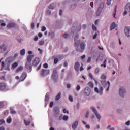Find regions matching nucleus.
Segmentation results:
<instances>
[{
    "mask_svg": "<svg viewBox=\"0 0 130 130\" xmlns=\"http://www.w3.org/2000/svg\"><path fill=\"white\" fill-rule=\"evenodd\" d=\"M101 79L102 80H106V76H105V75H102L101 76ZM104 80L101 81V84L102 86H103V87H108V88L106 89V91H108V90H109V87H110V82H109V81L106 82V81Z\"/></svg>",
    "mask_w": 130,
    "mask_h": 130,
    "instance_id": "nucleus-1",
    "label": "nucleus"
},
{
    "mask_svg": "<svg viewBox=\"0 0 130 130\" xmlns=\"http://www.w3.org/2000/svg\"><path fill=\"white\" fill-rule=\"evenodd\" d=\"M119 92L120 97H124V95H125V89L123 87H121L119 90Z\"/></svg>",
    "mask_w": 130,
    "mask_h": 130,
    "instance_id": "nucleus-2",
    "label": "nucleus"
},
{
    "mask_svg": "<svg viewBox=\"0 0 130 130\" xmlns=\"http://www.w3.org/2000/svg\"><path fill=\"white\" fill-rule=\"evenodd\" d=\"M91 108V109H92L93 112L94 113L95 116L96 117V118H98L99 120H100V118H101V116H100V115L98 114V112H97V110H96V109L94 108V107H92Z\"/></svg>",
    "mask_w": 130,
    "mask_h": 130,
    "instance_id": "nucleus-3",
    "label": "nucleus"
},
{
    "mask_svg": "<svg viewBox=\"0 0 130 130\" xmlns=\"http://www.w3.org/2000/svg\"><path fill=\"white\" fill-rule=\"evenodd\" d=\"M85 96H89L91 94V89L89 87H86L84 90Z\"/></svg>",
    "mask_w": 130,
    "mask_h": 130,
    "instance_id": "nucleus-4",
    "label": "nucleus"
},
{
    "mask_svg": "<svg viewBox=\"0 0 130 130\" xmlns=\"http://www.w3.org/2000/svg\"><path fill=\"white\" fill-rule=\"evenodd\" d=\"M77 46V51H79L80 52H83V51L84 50V49H85V44H84V43H80V48L81 50H79V49H78V46Z\"/></svg>",
    "mask_w": 130,
    "mask_h": 130,
    "instance_id": "nucleus-5",
    "label": "nucleus"
},
{
    "mask_svg": "<svg viewBox=\"0 0 130 130\" xmlns=\"http://www.w3.org/2000/svg\"><path fill=\"white\" fill-rule=\"evenodd\" d=\"M41 75L42 77H44V76H47V75H49V70L43 69L41 71Z\"/></svg>",
    "mask_w": 130,
    "mask_h": 130,
    "instance_id": "nucleus-6",
    "label": "nucleus"
},
{
    "mask_svg": "<svg viewBox=\"0 0 130 130\" xmlns=\"http://www.w3.org/2000/svg\"><path fill=\"white\" fill-rule=\"evenodd\" d=\"M124 32L127 37H130V27H125Z\"/></svg>",
    "mask_w": 130,
    "mask_h": 130,
    "instance_id": "nucleus-7",
    "label": "nucleus"
},
{
    "mask_svg": "<svg viewBox=\"0 0 130 130\" xmlns=\"http://www.w3.org/2000/svg\"><path fill=\"white\" fill-rule=\"evenodd\" d=\"M78 38H79V34H77L74 37V41H75V46H78L79 44H80V41H77L78 40Z\"/></svg>",
    "mask_w": 130,
    "mask_h": 130,
    "instance_id": "nucleus-8",
    "label": "nucleus"
},
{
    "mask_svg": "<svg viewBox=\"0 0 130 130\" xmlns=\"http://www.w3.org/2000/svg\"><path fill=\"white\" fill-rule=\"evenodd\" d=\"M52 78L53 79H54L55 81H56V79L58 78L57 76V71L56 70H54L53 72V74L52 75Z\"/></svg>",
    "mask_w": 130,
    "mask_h": 130,
    "instance_id": "nucleus-9",
    "label": "nucleus"
},
{
    "mask_svg": "<svg viewBox=\"0 0 130 130\" xmlns=\"http://www.w3.org/2000/svg\"><path fill=\"white\" fill-rule=\"evenodd\" d=\"M40 61V60L39 59V58H35L32 61V65H34V67H37L38 65V63H39Z\"/></svg>",
    "mask_w": 130,
    "mask_h": 130,
    "instance_id": "nucleus-10",
    "label": "nucleus"
},
{
    "mask_svg": "<svg viewBox=\"0 0 130 130\" xmlns=\"http://www.w3.org/2000/svg\"><path fill=\"white\" fill-rule=\"evenodd\" d=\"M26 77H27V74H26V73H22V74L21 75L19 79V82H23V81H24V80L26 79Z\"/></svg>",
    "mask_w": 130,
    "mask_h": 130,
    "instance_id": "nucleus-11",
    "label": "nucleus"
},
{
    "mask_svg": "<svg viewBox=\"0 0 130 130\" xmlns=\"http://www.w3.org/2000/svg\"><path fill=\"white\" fill-rule=\"evenodd\" d=\"M94 91H95L96 93H99L100 95H102L103 92V87H101L100 90H98V88L95 87L94 88Z\"/></svg>",
    "mask_w": 130,
    "mask_h": 130,
    "instance_id": "nucleus-12",
    "label": "nucleus"
},
{
    "mask_svg": "<svg viewBox=\"0 0 130 130\" xmlns=\"http://www.w3.org/2000/svg\"><path fill=\"white\" fill-rule=\"evenodd\" d=\"M25 68L27 70H32V64L31 63V62H26L25 64Z\"/></svg>",
    "mask_w": 130,
    "mask_h": 130,
    "instance_id": "nucleus-13",
    "label": "nucleus"
},
{
    "mask_svg": "<svg viewBox=\"0 0 130 130\" xmlns=\"http://www.w3.org/2000/svg\"><path fill=\"white\" fill-rule=\"evenodd\" d=\"M80 67V62H77L74 65V69L76 72H79V68Z\"/></svg>",
    "mask_w": 130,
    "mask_h": 130,
    "instance_id": "nucleus-14",
    "label": "nucleus"
},
{
    "mask_svg": "<svg viewBox=\"0 0 130 130\" xmlns=\"http://www.w3.org/2000/svg\"><path fill=\"white\" fill-rule=\"evenodd\" d=\"M34 57V55H28L27 58V61L31 62Z\"/></svg>",
    "mask_w": 130,
    "mask_h": 130,
    "instance_id": "nucleus-15",
    "label": "nucleus"
},
{
    "mask_svg": "<svg viewBox=\"0 0 130 130\" xmlns=\"http://www.w3.org/2000/svg\"><path fill=\"white\" fill-rule=\"evenodd\" d=\"M15 60V57L10 56L7 58L6 61H8V62H12V61H14Z\"/></svg>",
    "mask_w": 130,
    "mask_h": 130,
    "instance_id": "nucleus-16",
    "label": "nucleus"
},
{
    "mask_svg": "<svg viewBox=\"0 0 130 130\" xmlns=\"http://www.w3.org/2000/svg\"><path fill=\"white\" fill-rule=\"evenodd\" d=\"M15 26L16 24L14 23H10L7 25V28H8V29H11V28H14V27H15Z\"/></svg>",
    "mask_w": 130,
    "mask_h": 130,
    "instance_id": "nucleus-17",
    "label": "nucleus"
},
{
    "mask_svg": "<svg viewBox=\"0 0 130 130\" xmlns=\"http://www.w3.org/2000/svg\"><path fill=\"white\" fill-rule=\"evenodd\" d=\"M6 89V84L4 83H0V90H5Z\"/></svg>",
    "mask_w": 130,
    "mask_h": 130,
    "instance_id": "nucleus-18",
    "label": "nucleus"
},
{
    "mask_svg": "<svg viewBox=\"0 0 130 130\" xmlns=\"http://www.w3.org/2000/svg\"><path fill=\"white\" fill-rule=\"evenodd\" d=\"M78 121H76L73 124H72V128L74 129H76L77 127H78Z\"/></svg>",
    "mask_w": 130,
    "mask_h": 130,
    "instance_id": "nucleus-19",
    "label": "nucleus"
},
{
    "mask_svg": "<svg viewBox=\"0 0 130 130\" xmlns=\"http://www.w3.org/2000/svg\"><path fill=\"white\" fill-rule=\"evenodd\" d=\"M54 111L55 112V113L58 114V113H59V108H58V107H54Z\"/></svg>",
    "mask_w": 130,
    "mask_h": 130,
    "instance_id": "nucleus-20",
    "label": "nucleus"
},
{
    "mask_svg": "<svg viewBox=\"0 0 130 130\" xmlns=\"http://www.w3.org/2000/svg\"><path fill=\"white\" fill-rule=\"evenodd\" d=\"M24 70V67L23 66L19 67L16 70V73H19V72H22Z\"/></svg>",
    "mask_w": 130,
    "mask_h": 130,
    "instance_id": "nucleus-21",
    "label": "nucleus"
},
{
    "mask_svg": "<svg viewBox=\"0 0 130 130\" xmlns=\"http://www.w3.org/2000/svg\"><path fill=\"white\" fill-rule=\"evenodd\" d=\"M61 92H59L58 94L56 96V100H59V99H60V97H61Z\"/></svg>",
    "mask_w": 130,
    "mask_h": 130,
    "instance_id": "nucleus-22",
    "label": "nucleus"
},
{
    "mask_svg": "<svg viewBox=\"0 0 130 130\" xmlns=\"http://www.w3.org/2000/svg\"><path fill=\"white\" fill-rule=\"evenodd\" d=\"M0 48H1V49L3 48V51H6V50H7V48H8V46H5V45L2 44L0 46Z\"/></svg>",
    "mask_w": 130,
    "mask_h": 130,
    "instance_id": "nucleus-23",
    "label": "nucleus"
},
{
    "mask_svg": "<svg viewBox=\"0 0 130 130\" xmlns=\"http://www.w3.org/2000/svg\"><path fill=\"white\" fill-rule=\"evenodd\" d=\"M116 26V24H115V23L113 22L111 25V30H113V29H115Z\"/></svg>",
    "mask_w": 130,
    "mask_h": 130,
    "instance_id": "nucleus-24",
    "label": "nucleus"
},
{
    "mask_svg": "<svg viewBox=\"0 0 130 130\" xmlns=\"http://www.w3.org/2000/svg\"><path fill=\"white\" fill-rule=\"evenodd\" d=\"M54 8H55V5H54V4H52L49 6V9H50L51 10H53Z\"/></svg>",
    "mask_w": 130,
    "mask_h": 130,
    "instance_id": "nucleus-25",
    "label": "nucleus"
},
{
    "mask_svg": "<svg viewBox=\"0 0 130 130\" xmlns=\"http://www.w3.org/2000/svg\"><path fill=\"white\" fill-rule=\"evenodd\" d=\"M17 67H18V63L17 62H14L13 64H12V68L13 69H15L16 68H17Z\"/></svg>",
    "mask_w": 130,
    "mask_h": 130,
    "instance_id": "nucleus-26",
    "label": "nucleus"
},
{
    "mask_svg": "<svg viewBox=\"0 0 130 130\" xmlns=\"http://www.w3.org/2000/svg\"><path fill=\"white\" fill-rule=\"evenodd\" d=\"M101 67H104V68H106V59L104 60L103 64H101Z\"/></svg>",
    "mask_w": 130,
    "mask_h": 130,
    "instance_id": "nucleus-27",
    "label": "nucleus"
},
{
    "mask_svg": "<svg viewBox=\"0 0 130 130\" xmlns=\"http://www.w3.org/2000/svg\"><path fill=\"white\" fill-rule=\"evenodd\" d=\"M10 111H11V113H12V114H15V113H16V111L14 109H13V108H11Z\"/></svg>",
    "mask_w": 130,
    "mask_h": 130,
    "instance_id": "nucleus-28",
    "label": "nucleus"
},
{
    "mask_svg": "<svg viewBox=\"0 0 130 130\" xmlns=\"http://www.w3.org/2000/svg\"><path fill=\"white\" fill-rule=\"evenodd\" d=\"M20 54L21 55H25V49H22L21 51H20Z\"/></svg>",
    "mask_w": 130,
    "mask_h": 130,
    "instance_id": "nucleus-29",
    "label": "nucleus"
},
{
    "mask_svg": "<svg viewBox=\"0 0 130 130\" xmlns=\"http://www.w3.org/2000/svg\"><path fill=\"white\" fill-rule=\"evenodd\" d=\"M24 124L25 125H30V121H27L26 120H24Z\"/></svg>",
    "mask_w": 130,
    "mask_h": 130,
    "instance_id": "nucleus-30",
    "label": "nucleus"
},
{
    "mask_svg": "<svg viewBox=\"0 0 130 130\" xmlns=\"http://www.w3.org/2000/svg\"><path fill=\"white\" fill-rule=\"evenodd\" d=\"M92 28L93 31H97V27L95 26L94 25H92Z\"/></svg>",
    "mask_w": 130,
    "mask_h": 130,
    "instance_id": "nucleus-31",
    "label": "nucleus"
},
{
    "mask_svg": "<svg viewBox=\"0 0 130 130\" xmlns=\"http://www.w3.org/2000/svg\"><path fill=\"white\" fill-rule=\"evenodd\" d=\"M5 106V104H4V102H0V108H3Z\"/></svg>",
    "mask_w": 130,
    "mask_h": 130,
    "instance_id": "nucleus-32",
    "label": "nucleus"
},
{
    "mask_svg": "<svg viewBox=\"0 0 130 130\" xmlns=\"http://www.w3.org/2000/svg\"><path fill=\"white\" fill-rule=\"evenodd\" d=\"M45 101H46L47 102H48V101H49V96L47 95H46L45 96Z\"/></svg>",
    "mask_w": 130,
    "mask_h": 130,
    "instance_id": "nucleus-33",
    "label": "nucleus"
},
{
    "mask_svg": "<svg viewBox=\"0 0 130 130\" xmlns=\"http://www.w3.org/2000/svg\"><path fill=\"white\" fill-rule=\"evenodd\" d=\"M46 15H48V16L51 15V11L50 10H47V12H46Z\"/></svg>",
    "mask_w": 130,
    "mask_h": 130,
    "instance_id": "nucleus-34",
    "label": "nucleus"
},
{
    "mask_svg": "<svg viewBox=\"0 0 130 130\" xmlns=\"http://www.w3.org/2000/svg\"><path fill=\"white\" fill-rule=\"evenodd\" d=\"M88 85L90 88H93V87H94V84L92 82H89Z\"/></svg>",
    "mask_w": 130,
    "mask_h": 130,
    "instance_id": "nucleus-35",
    "label": "nucleus"
},
{
    "mask_svg": "<svg viewBox=\"0 0 130 130\" xmlns=\"http://www.w3.org/2000/svg\"><path fill=\"white\" fill-rule=\"evenodd\" d=\"M7 123H11L12 122V119L11 118H8L7 120Z\"/></svg>",
    "mask_w": 130,
    "mask_h": 130,
    "instance_id": "nucleus-36",
    "label": "nucleus"
},
{
    "mask_svg": "<svg viewBox=\"0 0 130 130\" xmlns=\"http://www.w3.org/2000/svg\"><path fill=\"white\" fill-rule=\"evenodd\" d=\"M39 44V45H43V44H44V41H40Z\"/></svg>",
    "mask_w": 130,
    "mask_h": 130,
    "instance_id": "nucleus-37",
    "label": "nucleus"
},
{
    "mask_svg": "<svg viewBox=\"0 0 130 130\" xmlns=\"http://www.w3.org/2000/svg\"><path fill=\"white\" fill-rule=\"evenodd\" d=\"M57 62H58V59L56 58L54 60V63H55V64H56Z\"/></svg>",
    "mask_w": 130,
    "mask_h": 130,
    "instance_id": "nucleus-38",
    "label": "nucleus"
},
{
    "mask_svg": "<svg viewBox=\"0 0 130 130\" xmlns=\"http://www.w3.org/2000/svg\"><path fill=\"white\" fill-rule=\"evenodd\" d=\"M4 123H5V120H4V119L0 120V125L4 124Z\"/></svg>",
    "mask_w": 130,
    "mask_h": 130,
    "instance_id": "nucleus-39",
    "label": "nucleus"
},
{
    "mask_svg": "<svg viewBox=\"0 0 130 130\" xmlns=\"http://www.w3.org/2000/svg\"><path fill=\"white\" fill-rule=\"evenodd\" d=\"M100 14H101V12L100 11H99V9H98L96 14L97 17H99V16H100Z\"/></svg>",
    "mask_w": 130,
    "mask_h": 130,
    "instance_id": "nucleus-40",
    "label": "nucleus"
},
{
    "mask_svg": "<svg viewBox=\"0 0 130 130\" xmlns=\"http://www.w3.org/2000/svg\"><path fill=\"white\" fill-rule=\"evenodd\" d=\"M111 0H107V5L108 6H109V5H111Z\"/></svg>",
    "mask_w": 130,
    "mask_h": 130,
    "instance_id": "nucleus-41",
    "label": "nucleus"
},
{
    "mask_svg": "<svg viewBox=\"0 0 130 130\" xmlns=\"http://www.w3.org/2000/svg\"><path fill=\"white\" fill-rule=\"evenodd\" d=\"M63 112L64 113H67V114H69V111L67 110V109H64L63 110Z\"/></svg>",
    "mask_w": 130,
    "mask_h": 130,
    "instance_id": "nucleus-42",
    "label": "nucleus"
},
{
    "mask_svg": "<svg viewBox=\"0 0 130 130\" xmlns=\"http://www.w3.org/2000/svg\"><path fill=\"white\" fill-rule=\"evenodd\" d=\"M2 69L1 70H3V69H4V68H5V62L2 61Z\"/></svg>",
    "mask_w": 130,
    "mask_h": 130,
    "instance_id": "nucleus-43",
    "label": "nucleus"
},
{
    "mask_svg": "<svg viewBox=\"0 0 130 130\" xmlns=\"http://www.w3.org/2000/svg\"><path fill=\"white\" fill-rule=\"evenodd\" d=\"M68 118H69V117L68 116H64L63 117V119L64 120H67V119H68Z\"/></svg>",
    "mask_w": 130,
    "mask_h": 130,
    "instance_id": "nucleus-44",
    "label": "nucleus"
},
{
    "mask_svg": "<svg viewBox=\"0 0 130 130\" xmlns=\"http://www.w3.org/2000/svg\"><path fill=\"white\" fill-rule=\"evenodd\" d=\"M99 73V68H96L95 70V74H98Z\"/></svg>",
    "mask_w": 130,
    "mask_h": 130,
    "instance_id": "nucleus-45",
    "label": "nucleus"
},
{
    "mask_svg": "<svg viewBox=\"0 0 130 130\" xmlns=\"http://www.w3.org/2000/svg\"><path fill=\"white\" fill-rule=\"evenodd\" d=\"M63 38H67V37H69V35L67 34H64L63 35Z\"/></svg>",
    "mask_w": 130,
    "mask_h": 130,
    "instance_id": "nucleus-46",
    "label": "nucleus"
},
{
    "mask_svg": "<svg viewBox=\"0 0 130 130\" xmlns=\"http://www.w3.org/2000/svg\"><path fill=\"white\" fill-rule=\"evenodd\" d=\"M81 89V86H80V85H77L76 87V90L77 91H79V90H80Z\"/></svg>",
    "mask_w": 130,
    "mask_h": 130,
    "instance_id": "nucleus-47",
    "label": "nucleus"
},
{
    "mask_svg": "<svg viewBox=\"0 0 130 130\" xmlns=\"http://www.w3.org/2000/svg\"><path fill=\"white\" fill-rule=\"evenodd\" d=\"M44 68H45V69H47V68H48V64H47V63H45L43 65Z\"/></svg>",
    "mask_w": 130,
    "mask_h": 130,
    "instance_id": "nucleus-48",
    "label": "nucleus"
},
{
    "mask_svg": "<svg viewBox=\"0 0 130 130\" xmlns=\"http://www.w3.org/2000/svg\"><path fill=\"white\" fill-rule=\"evenodd\" d=\"M45 30H46V27H45V26H43L42 27V31L43 32H44V31H45Z\"/></svg>",
    "mask_w": 130,
    "mask_h": 130,
    "instance_id": "nucleus-49",
    "label": "nucleus"
},
{
    "mask_svg": "<svg viewBox=\"0 0 130 130\" xmlns=\"http://www.w3.org/2000/svg\"><path fill=\"white\" fill-rule=\"evenodd\" d=\"M69 100L71 102H73V96H72L71 95H70L69 96Z\"/></svg>",
    "mask_w": 130,
    "mask_h": 130,
    "instance_id": "nucleus-50",
    "label": "nucleus"
},
{
    "mask_svg": "<svg viewBox=\"0 0 130 130\" xmlns=\"http://www.w3.org/2000/svg\"><path fill=\"white\" fill-rule=\"evenodd\" d=\"M89 111H87V112H86V115H85V117L86 118H88V117H89Z\"/></svg>",
    "mask_w": 130,
    "mask_h": 130,
    "instance_id": "nucleus-51",
    "label": "nucleus"
},
{
    "mask_svg": "<svg viewBox=\"0 0 130 130\" xmlns=\"http://www.w3.org/2000/svg\"><path fill=\"white\" fill-rule=\"evenodd\" d=\"M96 38H97V32L93 36V39H96Z\"/></svg>",
    "mask_w": 130,
    "mask_h": 130,
    "instance_id": "nucleus-52",
    "label": "nucleus"
},
{
    "mask_svg": "<svg viewBox=\"0 0 130 130\" xmlns=\"http://www.w3.org/2000/svg\"><path fill=\"white\" fill-rule=\"evenodd\" d=\"M90 6H91V8H94V2H91L90 3Z\"/></svg>",
    "mask_w": 130,
    "mask_h": 130,
    "instance_id": "nucleus-53",
    "label": "nucleus"
},
{
    "mask_svg": "<svg viewBox=\"0 0 130 130\" xmlns=\"http://www.w3.org/2000/svg\"><path fill=\"white\" fill-rule=\"evenodd\" d=\"M34 41H37L38 40V37L36 36L34 39Z\"/></svg>",
    "mask_w": 130,
    "mask_h": 130,
    "instance_id": "nucleus-54",
    "label": "nucleus"
},
{
    "mask_svg": "<svg viewBox=\"0 0 130 130\" xmlns=\"http://www.w3.org/2000/svg\"><path fill=\"white\" fill-rule=\"evenodd\" d=\"M85 127L87 128V129H90V125L89 124L86 125Z\"/></svg>",
    "mask_w": 130,
    "mask_h": 130,
    "instance_id": "nucleus-55",
    "label": "nucleus"
},
{
    "mask_svg": "<svg viewBox=\"0 0 130 130\" xmlns=\"http://www.w3.org/2000/svg\"><path fill=\"white\" fill-rule=\"evenodd\" d=\"M89 77L90 78V79H93V75H92L91 73L89 74Z\"/></svg>",
    "mask_w": 130,
    "mask_h": 130,
    "instance_id": "nucleus-56",
    "label": "nucleus"
},
{
    "mask_svg": "<svg viewBox=\"0 0 130 130\" xmlns=\"http://www.w3.org/2000/svg\"><path fill=\"white\" fill-rule=\"evenodd\" d=\"M87 62H91V57H89L87 61Z\"/></svg>",
    "mask_w": 130,
    "mask_h": 130,
    "instance_id": "nucleus-57",
    "label": "nucleus"
},
{
    "mask_svg": "<svg viewBox=\"0 0 130 130\" xmlns=\"http://www.w3.org/2000/svg\"><path fill=\"white\" fill-rule=\"evenodd\" d=\"M53 106V102H51L50 103V107H52Z\"/></svg>",
    "mask_w": 130,
    "mask_h": 130,
    "instance_id": "nucleus-58",
    "label": "nucleus"
},
{
    "mask_svg": "<svg viewBox=\"0 0 130 130\" xmlns=\"http://www.w3.org/2000/svg\"><path fill=\"white\" fill-rule=\"evenodd\" d=\"M81 58L82 59H85V58H86V55H83L81 57Z\"/></svg>",
    "mask_w": 130,
    "mask_h": 130,
    "instance_id": "nucleus-59",
    "label": "nucleus"
},
{
    "mask_svg": "<svg viewBox=\"0 0 130 130\" xmlns=\"http://www.w3.org/2000/svg\"><path fill=\"white\" fill-rule=\"evenodd\" d=\"M64 67H68V62H67V61L64 63Z\"/></svg>",
    "mask_w": 130,
    "mask_h": 130,
    "instance_id": "nucleus-60",
    "label": "nucleus"
},
{
    "mask_svg": "<svg viewBox=\"0 0 130 130\" xmlns=\"http://www.w3.org/2000/svg\"><path fill=\"white\" fill-rule=\"evenodd\" d=\"M80 71H84V68H83V64H82V66H81L80 68Z\"/></svg>",
    "mask_w": 130,
    "mask_h": 130,
    "instance_id": "nucleus-61",
    "label": "nucleus"
},
{
    "mask_svg": "<svg viewBox=\"0 0 130 130\" xmlns=\"http://www.w3.org/2000/svg\"><path fill=\"white\" fill-rule=\"evenodd\" d=\"M67 88H68V89H70V88H71V84H68L67 85Z\"/></svg>",
    "mask_w": 130,
    "mask_h": 130,
    "instance_id": "nucleus-62",
    "label": "nucleus"
},
{
    "mask_svg": "<svg viewBox=\"0 0 130 130\" xmlns=\"http://www.w3.org/2000/svg\"><path fill=\"white\" fill-rule=\"evenodd\" d=\"M125 124H126V125H129L130 121H128L127 122H126Z\"/></svg>",
    "mask_w": 130,
    "mask_h": 130,
    "instance_id": "nucleus-63",
    "label": "nucleus"
},
{
    "mask_svg": "<svg viewBox=\"0 0 130 130\" xmlns=\"http://www.w3.org/2000/svg\"><path fill=\"white\" fill-rule=\"evenodd\" d=\"M38 36H39V37H41L42 36V34L40 32L38 34Z\"/></svg>",
    "mask_w": 130,
    "mask_h": 130,
    "instance_id": "nucleus-64",
    "label": "nucleus"
}]
</instances>
